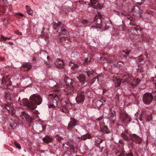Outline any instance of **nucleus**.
I'll return each mask as SVG.
<instances>
[{
	"label": "nucleus",
	"mask_w": 156,
	"mask_h": 156,
	"mask_svg": "<svg viewBox=\"0 0 156 156\" xmlns=\"http://www.w3.org/2000/svg\"><path fill=\"white\" fill-rule=\"evenodd\" d=\"M30 101L28 99L24 100V105L31 110H34L37 105H40L42 101V98L37 94H34L31 96L30 98Z\"/></svg>",
	"instance_id": "1"
},
{
	"label": "nucleus",
	"mask_w": 156,
	"mask_h": 156,
	"mask_svg": "<svg viewBox=\"0 0 156 156\" xmlns=\"http://www.w3.org/2000/svg\"><path fill=\"white\" fill-rule=\"evenodd\" d=\"M48 98L50 99L51 103V104L48 105L49 108H55L58 106L59 100L58 97L56 94H50Z\"/></svg>",
	"instance_id": "2"
},
{
	"label": "nucleus",
	"mask_w": 156,
	"mask_h": 156,
	"mask_svg": "<svg viewBox=\"0 0 156 156\" xmlns=\"http://www.w3.org/2000/svg\"><path fill=\"white\" fill-rule=\"evenodd\" d=\"M153 97V96L151 93H146L143 96V102L146 104L149 105L151 102Z\"/></svg>",
	"instance_id": "3"
},
{
	"label": "nucleus",
	"mask_w": 156,
	"mask_h": 156,
	"mask_svg": "<svg viewBox=\"0 0 156 156\" xmlns=\"http://www.w3.org/2000/svg\"><path fill=\"white\" fill-rule=\"evenodd\" d=\"M101 15L98 14L95 17L94 20V24L96 25V27L100 28L101 24Z\"/></svg>",
	"instance_id": "4"
},
{
	"label": "nucleus",
	"mask_w": 156,
	"mask_h": 156,
	"mask_svg": "<svg viewBox=\"0 0 156 156\" xmlns=\"http://www.w3.org/2000/svg\"><path fill=\"white\" fill-rule=\"evenodd\" d=\"M85 98V96L83 92H79L76 100L78 103L82 104L83 103Z\"/></svg>",
	"instance_id": "5"
},
{
	"label": "nucleus",
	"mask_w": 156,
	"mask_h": 156,
	"mask_svg": "<svg viewBox=\"0 0 156 156\" xmlns=\"http://www.w3.org/2000/svg\"><path fill=\"white\" fill-rule=\"evenodd\" d=\"M66 26L62 24L60 22H58L57 23H54L53 27L54 29L56 30L57 28L60 27L61 29V31L65 33L67 31V30L66 29Z\"/></svg>",
	"instance_id": "6"
},
{
	"label": "nucleus",
	"mask_w": 156,
	"mask_h": 156,
	"mask_svg": "<svg viewBox=\"0 0 156 156\" xmlns=\"http://www.w3.org/2000/svg\"><path fill=\"white\" fill-rule=\"evenodd\" d=\"M90 5L93 8L95 9H101V7L98 2V0H90Z\"/></svg>",
	"instance_id": "7"
},
{
	"label": "nucleus",
	"mask_w": 156,
	"mask_h": 156,
	"mask_svg": "<svg viewBox=\"0 0 156 156\" xmlns=\"http://www.w3.org/2000/svg\"><path fill=\"white\" fill-rule=\"evenodd\" d=\"M70 119L68 126V129L69 130L73 129L76 126L77 123V121L74 119L71 118Z\"/></svg>",
	"instance_id": "8"
},
{
	"label": "nucleus",
	"mask_w": 156,
	"mask_h": 156,
	"mask_svg": "<svg viewBox=\"0 0 156 156\" xmlns=\"http://www.w3.org/2000/svg\"><path fill=\"white\" fill-rule=\"evenodd\" d=\"M62 105L63 107L62 110L65 112H67L68 110L71 108V104L67 103L66 102H63L62 103Z\"/></svg>",
	"instance_id": "9"
},
{
	"label": "nucleus",
	"mask_w": 156,
	"mask_h": 156,
	"mask_svg": "<svg viewBox=\"0 0 156 156\" xmlns=\"http://www.w3.org/2000/svg\"><path fill=\"white\" fill-rule=\"evenodd\" d=\"M5 108L12 115L15 114L16 111L12 105L8 104L6 105Z\"/></svg>",
	"instance_id": "10"
},
{
	"label": "nucleus",
	"mask_w": 156,
	"mask_h": 156,
	"mask_svg": "<svg viewBox=\"0 0 156 156\" xmlns=\"http://www.w3.org/2000/svg\"><path fill=\"white\" fill-rule=\"evenodd\" d=\"M64 80L67 87H73V80L68 77H65Z\"/></svg>",
	"instance_id": "11"
},
{
	"label": "nucleus",
	"mask_w": 156,
	"mask_h": 156,
	"mask_svg": "<svg viewBox=\"0 0 156 156\" xmlns=\"http://www.w3.org/2000/svg\"><path fill=\"white\" fill-rule=\"evenodd\" d=\"M132 138H133V140L138 144H140L142 142V140L140 137L136 135L135 134H133L132 135Z\"/></svg>",
	"instance_id": "12"
},
{
	"label": "nucleus",
	"mask_w": 156,
	"mask_h": 156,
	"mask_svg": "<svg viewBox=\"0 0 156 156\" xmlns=\"http://www.w3.org/2000/svg\"><path fill=\"white\" fill-rule=\"evenodd\" d=\"M133 79V77L131 75H124L123 76L122 80L125 82L130 83Z\"/></svg>",
	"instance_id": "13"
},
{
	"label": "nucleus",
	"mask_w": 156,
	"mask_h": 156,
	"mask_svg": "<svg viewBox=\"0 0 156 156\" xmlns=\"http://www.w3.org/2000/svg\"><path fill=\"white\" fill-rule=\"evenodd\" d=\"M120 119L123 121H128L130 120V116L125 113H122L120 114Z\"/></svg>",
	"instance_id": "14"
},
{
	"label": "nucleus",
	"mask_w": 156,
	"mask_h": 156,
	"mask_svg": "<svg viewBox=\"0 0 156 156\" xmlns=\"http://www.w3.org/2000/svg\"><path fill=\"white\" fill-rule=\"evenodd\" d=\"M55 65L57 67L60 68H63L64 66L63 62L60 59H57L56 60Z\"/></svg>",
	"instance_id": "15"
},
{
	"label": "nucleus",
	"mask_w": 156,
	"mask_h": 156,
	"mask_svg": "<svg viewBox=\"0 0 156 156\" xmlns=\"http://www.w3.org/2000/svg\"><path fill=\"white\" fill-rule=\"evenodd\" d=\"M104 60L107 61L108 62H114L117 60V56L115 55H112L110 58L108 57H105L104 58Z\"/></svg>",
	"instance_id": "16"
},
{
	"label": "nucleus",
	"mask_w": 156,
	"mask_h": 156,
	"mask_svg": "<svg viewBox=\"0 0 156 156\" xmlns=\"http://www.w3.org/2000/svg\"><path fill=\"white\" fill-rule=\"evenodd\" d=\"M32 66L29 63H26L22 65V69L25 71H28L31 68Z\"/></svg>",
	"instance_id": "17"
},
{
	"label": "nucleus",
	"mask_w": 156,
	"mask_h": 156,
	"mask_svg": "<svg viewBox=\"0 0 156 156\" xmlns=\"http://www.w3.org/2000/svg\"><path fill=\"white\" fill-rule=\"evenodd\" d=\"M77 78L82 84H83L85 82H87L85 80V77L82 74L79 75Z\"/></svg>",
	"instance_id": "18"
},
{
	"label": "nucleus",
	"mask_w": 156,
	"mask_h": 156,
	"mask_svg": "<svg viewBox=\"0 0 156 156\" xmlns=\"http://www.w3.org/2000/svg\"><path fill=\"white\" fill-rule=\"evenodd\" d=\"M140 81V80L138 79H133L130 82L131 85L132 86H136L138 85Z\"/></svg>",
	"instance_id": "19"
},
{
	"label": "nucleus",
	"mask_w": 156,
	"mask_h": 156,
	"mask_svg": "<svg viewBox=\"0 0 156 156\" xmlns=\"http://www.w3.org/2000/svg\"><path fill=\"white\" fill-rule=\"evenodd\" d=\"M65 91L66 92V94L69 95L70 94H72L73 93V90L72 87H66Z\"/></svg>",
	"instance_id": "20"
},
{
	"label": "nucleus",
	"mask_w": 156,
	"mask_h": 156,
	"mask_svg": "<svg viewBox=\"0 0 156 156\" xmlns=\"http://www.w3.org/2000/svg\"><path fill=\"white\" fill-rule=\"evenodd\" d=\"M20 116L23 119H27L30 117V116L28 114L25 113L24 112H21V114L20 115Z\"/></svg>",
	"instance_id": "21"
},
{
	"label": "nucleus",
	"mask_w": 156,
	"mask_h": 156,
	"mask_svg": "<svg viewBox=\"0 0 156 156\" xmlns=\"http://www.w3.org/2000/svg\"><path fill=\"white\" fill-rule=\"evenodd\" d=\"M69 65L71 67V69L73 70H75L78 69L79 66L77 64H74L72 62H69Z\"/></svg>",
	"instance_id": "22"
},
{
	"label": "nucleus",
	"mask_w": 156,
	"mask_h": 156,
	"mask_svg": "<svg viewBox=\"0 0 156 156\" xmlns=\"http://www.w3.org/2000/svg\"><path fill=\"white\" fill-rule=\"evenodd\" d=\"M91 137L92 136L91 135L88 133H87L82 136L80 137V139L82 140H85L87 139H90Z\"/></svg>",
	"instance_id": "23"
},
{
	"label": "nucleus",
	"mask_w": 156,
	"mask_h": 156,
	"mask_svg": "<svg viewBox=\"0 0 156 156\" xmlns=\"http://www.w3.org/2000/svg\"><path fill=\"white\" fill-rule=\"evenodd\" d=\"M43 141L44 142L48 143L52 141V138L51 137H49L48 136H46L44 137L43 139Z\"/></svg>",
	"instance_id": "24"
},
{
	"label": "nucleus",
	"mask_w": 156,
	"mask_h": 156,
	"mask_svg": "<svg viewBox=\"0 0 156 156\" xmlns=\"http://www.w3.org/2000/svg\"><path fill=\"white\" fill-rule=\"evenodd\" d=\"M114 81L115 86L116 87H118L120 86L121 82V80L119 78H116L115 79H114Z\"/></svg>",
	"instance_id": "25"
},
{
	"label": "nucleus",
	"mask_w": 156,
	"mask_h": 156,
	"mask_svg": "<svg viewBox=\"0 0 156 156\" xmlns=\"http://www.w3.org/2000/svg\"><path fill=\"white\" fill-rule=\"evenodd\" d=\"M59 38L60 40V42H61L63 40H65L67 37V36L66 34H61L60 33H59Z\"/></svg>",
	"instance_id": "26"
},
{
	"label": "nucleus",
	"mask_w": 156,
	"mask_h": 156,
	"mask_svg": "<svg viewBox=\"0 0 156 156\" xmlns=\"http://www.w3.org/2000/svg\"><path fill=\"white\" fill-rule=\"evenodd\" d=\"M26 9L27 13L30 15H31L33 13V11L30 8L28 5H26Z\"/></svg>",
	"instance_id": "27"
},
{
	"label": "nucleus",
	"mask_w": 156,
	"mask_h": 156,
	"mask_svg": "<svg viewBox=\"0 0 156 156\" xmlns=\"http://www.w3.org/2000/svg\"><path fill=\"white\" fill-rule=\"evenodd\" d=\"M95 105L98 108H101V106L104 105L102 102H101L100 100L97 101L95 103Z\"/></svg>",
	"instance_id": "28"
},
{
	"label": "nucleus",
	"mask_w": 156,
	"mask_h": 156,
	"mask_svg": "<svg viewBox=\"0 0 156 156\" xmlns=\"http://www.w3.org/2000/svg\"><path fill=\"white\" fill-rule=\"evenodd\" d=\"M84 72L87 73L88 77H92L93 74V72L92 71L86 70V71H84Z\"/></svg>",
	"instance_id": "29"
},
{
	"label": "nucleus",
	"mask_w": 156,
	"mask_h": 156,
	"mask_svg": "<svg viewBox=\"0 0 156 156\" xmlns=\"http://www.w3.org/2000/svg\"><path fill=\"white\" fill-rule=\"evenodd\" d=\"M5 98L6 100H10V94L9 92H5Z\"/></svg>",
	"instance_id": "30"
},
{
	"label": "nucleus",
	"mask_w": 156,
	"mask_h": 156,
	"mask_svg": "<svg viewBox=\"0 0 156 156\" xmlns=\"http://www.w3.org/2000/svg\"><path fill=\"white\" fill-rule=\"evenodd\" d=\"M53 89L55 91H58L60 89L59 86L58 84L55 85L53 87Z\"/></svg>",
	"instance_id": "31"
},
{
	"label": "nucleus",
	"mask_w": 156,
	"mask_h": 156,
	"mask_svg": "<svg viewBox=\"0 0 156 156\" xmlns=\"http://www.w3.org/2000/svg\"><path fill=\"white\" fill-rule=\"evenodd\" d=\"M40 54H41L42 55V54H43L44 55H45V56L44 58L46 57L47 60L48 61H49L51 60V58H50V57H49V56H47V54L45 51H43L41 52V53H40Z\"/></svg>",
	"instance_id": "32"
},
{
	"label": "nucleus",
	"mask_w": 156,
	"mask_h": 156,
	"mask_svg": "<svg viewBox=\"0 0 156 156\" xmlns=\"http://www.w3.org/2000/svg\"><path fill=\"white\" fill-rule=\"evenodd\" d=\"M90 58L88 57L85 58L84 60L83 64H87L90 62Z\"/></svg>",
	"instance_id": "33"
},
{
	"label": "nucleus",
	"mask_w": 156,
	"mask_h": 156,
	"mask_svg": "<svg viewBox=\"0 0 156 156\" xmlns=\"http://www.w3.org/2000/svg\"><path fill=\"white\" fill-rule=\"evenodd\" d=\"M103 131L106 133H109V131L107 126H105L103 127Z\"/></svg>",
	"instance_id": "34"
},
{
	"label": "nucleus",
	"mask_w": 156,
	"mask_h": 156,
	"mask_svg": "<svg viewBox=\"0 0 156 156\" xmlns=\"http://www.w3.org/2000/svg\"><path fill=\"white\" fill-rule=\"evenodd\" d=\"M145 56L141 55L138 57L137 61L140 62L144 60V58ZM146 57V56H145Z\"/></svg>",
	"instance_id": "35"
},
{
	"label": "nucleus",
	"mask_w": 156,
	"mask_h": 156,
	"mask_svg": "<svg viewBox=\"0 0 156 156\" xmlns=\"http://www.w3.org/2000/svg\"><path fill=\"white\" fill-rule=\"evenodd\" d=\"M14 144L15 146L18 149L20 150L21 148V147L19 144L17 143L15 141L14 142Z\"/></svg>",
	"instance_id": "36"
},
{
	"label": "nucleus",
	"mask_w": 156,
	"mask_h": 156,
	"mask_svg": "<svg viewBox=\"0 0 156 156\" xmlns=\"http://www.w3.org/2000/svg\"><path fill=\"white\" fill-rule=\"evenodd\" d=\"M97 79L98 80V76H96L94 77V78H93V79L91 80V84H93L94 83L96 80Z\"/></svg>",
	"instance_id": "37"
},
{
	"label": "nucleus",
	"mask_w": 156,
	"mask_h": 156,
	"mask_svg": "<svg viewBox=\"0 0 156 156\" xmlns=\"http://www.w3.org/2000/svg\"><path fill=\"white\" fill-rule=\"evenodd\" d=\"M122 137L123 138L126 140H127L128 139V137L127 135L125 134H123L122 135Z\"/></svg>",
	"instance_id": "38"
},
{
	"label": "nucleus",
	"mask_w": 156,
	"mask_h": 156,
	"mask_svg": "<svg viewBox=\"0 0 156 156\" xmlns=\"http://www.w3.org/2000/svg\"><path fill=\"white\" fill-rule=\"evenodd\" d=\"M134 9L137 10L138 12H139V13H140L141 14L142 12V10H140L138 7H136V9L134 8Z\"/></svg>",
	"instance_id": "39"
},
{
	"label": "nucleus",
	"mask_w": 156,
	"mask_h": 156,
	"mask_svg": "<svg viewBox=\"0 0 156 156\" xmlns=\"http://www.w3.org/2000/svg\"><path fill=\"white\" fill-rule=\"evenodd\" d=\"M15 33L18 35H21L22 34L21 33L19 32V30L16 31L15 32Z\"/></svg>",
	"instance_id": "40"
},
{
	"label": "nucleus",
	"mask_w": 156,
	"mask_h": 156,
	"mask_svg": "<svg viewBox=\"0 0 156 156\" xmlns=\"http://www.w3.org/2000/svg\"><path fill=\"white\" fill-rule=\"evenodd\" d=\"M152 80L154 82V83L156 84V77L153 78Z\"/></svg>",
	"instance_id": "41"
},
{
	"label": "nucleus",
	"mask_w": 156,
	"mask_h": 156,
	"mask_svg": "<svg viewBox=\"0 0 156 156\" xmlns=\"http://www.w3.org/2000/svg\"><path fill=\"white\" fill-rule=\"evenodd\" d=\"M100 101L101 102H102L103 104L104 102H105L106 101V100L104 98H101Z\"/></svg>",
	"instance_id": "42"
},
{
	"label": "nucleus",
	"mask_w": 156,
	"mask_h": 156,
	"mask_svg": "<svg viewBox=\"0 0 156 156\" xmlns=\"http://www.w3.org/2000/svg\"><path fill=\"white\" fill-rule=\"evenodd\" d=\"M93 41L95 43H98V39L96 38H94L93 39Z\"/></svg>",
	"instance_id": "43"
},
{
	"label": "nucleus",
	"mask_w": 156,
	"mask_h": 156,
	"mask_svg": "<svg viewBox=\"0 0 156 156\" xmlns=\"http://www.w3.org/2000/svg\"><path fill=\"white\" fill-rule=\"evenodd\" d=\"M1 38L3 39L4 40H5L6 39V37L3 36L2 35L1 36Z\"/></svg>",
	"instance_id": "44"
},
{
	"label": "nucleus",
	"mask_w": 156,
	"mask_h": 156,
	"mask_svg": "<svg viewBox=\"0 0 156 156\" xmlns=\"http://www.w3.org/2000/svg\"><path fill=\"white\" fill-rule=\"evenodd\" d=\"M83 23L84 24H86L87 23V21L86 20H84L83 21Z\"/></svg>",
	"instance_id": "45"
},
{
	"label": "nucleus",
	"mask_w": 156,
	"mask_h": 156,
	"mask_svg": "<svg viewBox=\"0 0 156 156\" xmlns=\"http://www.w3.org/2000/svg\"><path fill=\"white\" fill-rule=\"evenodd\" d=\"M41 36L42 37L46 38H47V35H45V36L43 35V34L42 33L41 34Z\"/></svg>",
	"instance_id": "46"
},
{
	"label": "nucleus",
	"mask_w": 156,
	"mask_h": 156,
	"mask_svg": "<svg viewBox=\"0 0 156 156\" xmlns=\"http://www.w3.org/2000/svg\"><path fill=\"white\" fill-rule=\"evenodd\" d=\"M70 147L71 149L73 150H74V147L72 145L70 146Z\"/></svg>",
	"instance_id": "47"
},
{
	"label": "nucleus",
	"mask_w": 156,
	"mask_h": 156,
	"mask_svg": "<svg viewBox=\"0 0 156 156\" xmlns=\"http://www.w3.org/2000/svg\"><path fill=\"white\" fill-rule=\"evenodd\" d=\"M127 156H133V155L132 154L129 153H128L127 154Z\"/></svg>",
	"instance_id": "48"
},
{
	"label": "nucleus",
	"mask_w": 156,
	"mask_h": 156,
	"mask_svg": "<svg viewBox=\"0 0 156 156\" xmlns=\"http://www.w3.org/2000/svg\"><path fill=\"white\" fill-rule=\"evenodd\" d=\"M130 53V51H127L126 52H125V54H126V55H128Z\"/></svg>",
	"instance_id": "49"
},
{
	"label": "nucleus",
	"mask_w": 156,
	"mask_h": 156,
	"mask_svg": "<svg viewBox=\"0 0 156 156\" xmlns=\"http://www.w3.org/2000/svg\"><path fill=\"white\" fill-rule=\"evenodd\" d=\"M130 24L131 26H135V25H136L135 24V23H133V22L130 23Z\"/></svg>",
	"instance_id": "50"
},
{
	"label": "nucleus",
	"mask_w": 156,
	"mask_h": 156,
	"mask_svg": "<svg viewBox=\"0 0 156 156\" xmlns=\"http://www.w3.org/2000/svg\"><path fill=\"white\" fill-rule=\"evenodd\" d=\"M133 30H135L136 31H137V30H138L135 27H133ZM132 30V29H131V30Z\"/></svg>",
	"instance_id": "51"
},
{
	"label": "nucleus",
	"mask_w": 156,
	"mask_h": 156,
	"mask_svg": "<svg viewBox=\"0 0 156 156\" xmlns=\"http://www.w3.org/2000/svg\"><path fill=\"white\" fill-rule=\"evenodd\" d=\"M8 43L10 45H12L13 44V43L12 42H9Z\"/></svg>",
	"instance_id": "52"
},
{
	"label": "nucleus",
	"mask_w": 156,
	"mask_h": 156,
	"mask_svg": "<svg viewBox=\"0 0 156 156\" xmlns=\"http://www.w3.org/2000/svg\"><path fill=\"white\" fill-rule=\"evenodd\" d=\"M32 60L34 61H35L36 60V59L35 57H33L32 58Z\"/></svg>",
	"instance_id": "53"
},
{
	"label": "nucleus",
	"mask_w": 156,
	"mask_h": 156,
	"mask_svg": "<svg viewBox=\"0 0 156 156\" xmlns=\"http://www.w3.org/2000/svg\"><path fill=\"white\" fill-rule=\"evenodd\" d=\"M137 3L139 5H141L142 4V2H138Z\"/></svg>",
	"instance_id": "54"
},
{
	"label": "nucleus",
	"mask_w": 156,
	"mask_h": 156,
	"mask_svg": "<svg viewBox=\"0 0 156 156\" xmlns=\"http://www.w3.org/2000/svg\"><path fill=\"white\" fill-rule=\"evenodd\" d=\"M4 59V58H2L0 57V60H1V61H3Z\"/></svg>",
	"instance_id": "55"
},
{
	"label": "nucleus",
	"mask_w": 156,
	"mask_h": 156,
	"mask_svg": "<svg viewBox=\"0 0 156 156\" xmlns=\"http://www.w3.org/2000/svg\"><path fill=\"white\" fill-rule=\"evenodd\" d=\"M19 15H20V16H23V15L22 14H21V13H20L19 14Z\"/></svg>",
	"instance_id": "56"
},
{
	"label": "nucleus",
	"mask_w": 156,
	"mask_h": 156,
	"mask_svg": "<svg viewBox=\"0 0 156 156\" xmlns=\"http://www.w3.org/2000/svg\"><path fill=\"white\" fill-rule=\"evenodd\" d=\"M11 39V38L10 37H9V38H6V39H8V40H9Z\"/></svg>",
	"instance_id": "57"
},
{
	"label": "nucleus",
	"mask_w": 156,
	"mask_h": 156,
	"mask_svg": "<svg viewBox=\"0 0 156 156\" xmlns=\"http://www.w3.org/2000/svg\"><path fill=\"white\" fill-rule=\"evenodd\" d=\"M139 119H140V121H142V118L141 117H140V118H139Z\"/></svg>",
	"instance_id": "58"
},
{
	"label": "nucleus",
	"mask_w": 156,
	"mask_h": 156,
	"mask_svg": "<svg viewBox=\"0 0 156 156\" xmlns=\"http://www.w3.org/2000/svg\"><path fill=\"white\" fill-rule=\"evenodd\" d=\"M123 51V52H124L125 53V52H126V51Z\"/></svg>",
	"instance_id": "59"
},
{
	"label": "nucleus",
	"mask_w": 156,
	"mask_h": 156,
	"mask_svg": "<svg viewBox=\"0 0 156 156\" xmlns=\"http://www.w3.org/2000/svg\"><path fill=\"white\" fill-rule=\"evenodd\" d=\"M118 156H121V155H118Z\"/></svg>",
	"instance_id": "60"
},
{
	"label": "nucleus",
	"mask_w": 156,
	"mask_h": 156,
	"mask_svg": "<svg viewBox=\"0 0 156 156\" xmlns=\"http://www.w3.org/2000/svg\"><path fill=\"white\" fill-rule=\"evenodd\" d=\"M124 57H126V56L124 55Z\"/></svg>",
	"instance_id": "61"
}]
</instances>
